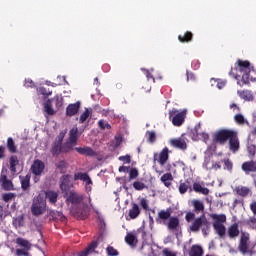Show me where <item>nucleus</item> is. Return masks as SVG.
<instances>
[{"mask_svg": "<svg viewBox=\"0 0 256 256\" xmlns=\"http://www.w3.org/2000/svg\"><path fill=\"white\" fill-rule=\"evenodd\" d=\"M236 65V68L231 70L230 75H233V77L237 79V85L243 87V85H247L249 81H256V78L253 77L255 70L251 68L249 61L238 60Z\"/></svg>", "mask_w": 256, "mask_h": 256, "instance_id": "nucleus-1", "label": "nucleus"}, {"mask_svg": "<svg viewBox=\"0 0 256 256\" xmlns=\"http://www.w3.org/2000/svg\"><path fill=\"white\" fill-rule=\"evenodd\" d=\"M185 219L188 223H191L189 230L192 231V233H197L199 229H202L203 235H209L210 224L205 216H200L199 218L195 219V213L188 212L185 216Z\"/></svg>", "mask_w": 256, "mask_h": 256, "instance_id": "nucleus-2", "label": "nucleus"}, {"mask_svg": "<svg viewBox=\"0 0 256 256\" xmlns=\"http://www.w3.org/2000/svg\"><path fill=\"white\" fill-rule=\"evenodd\" d=\"M31 213L34 217H40L47 212V200L41 194L34 197L31 204Z\"/></svg>", "mask_w": 256, "mask_h": 256, "instance_id": "nucleus-3", "label": "nucleus"}, {"mask_svg": "<svg viewBox=\"0 0 256 256\" xmlns=\"http://www.w3.org/2000/svg\"><path fill=\"white\" fill-rule=\"evenodd\" d=\"M210 217L213 220V227L217 235H219V237H225L227 216H225V214H212Z\"/></svg>", "mask_w": 256, "mask_h": 256, "instance_id": "nucleus-4", "label": "nucleus"}, {"mask_svg": "<svg viewBox=\"0 0 256 256\" xmlns=\"http://www.w3.org/2000/svg\"><path fill=\"white\" fill-rule=\"evenodd\" d=\"M169 117L170 119H172V125H174V127H181V125L185 123V118L187 117V110L172 109L169 112Z\"/></svg>", "mask_w": 256, "mask_h": 256, "instance_id": "nucleus-5", "label": "nucleus"}, {"mask_svg": "<svg viewBox=\"0 0 256 256\" xmlns=\"http://www.w3.org/2000/svg\"><path fill=\"white\" fill-rule=\"evenodd\" d=\"M53 105L56 107V109H61L63 106V97L61 95H56L52 100H48L44 105L45 113L48 115H55Z\"/></svg>", "mask_w": 256, "mask_h": 256, "instance_id": "nucleus-6", "label": "nucleus"}, {"mask_svg": "<svg viewBox=\"0 0 256 256\" xmlns=\"http://www.w3.org/2000/svg\"><path fill=\"white\" fill-rule=\"evenodd\" d=\"M233 135V130L222 129L213 133L212 139L214 143L225 145L227 140Z\"/></svg>", "mask_w": 256, "mask_h": 256, "instance_id": "nucleus-7", "label": "nucleus"}, {"mask_svg": "<svg viewBox=\"0 0 256 256\" xmlns=\"http://www.w3.org/2000/svg\"><path fill=\"white\" fill-rule=\"evenodd\" d=\"M249 233L241 232L238 249L243 255L249 251Z\"/></svg>", "mask_w": 256, "mask_h": 256, "instance_id": "nucleus-8", "label": "nucleus"}, {"mask_svg": "<svg viewBox=\"0 0 256 256\" xmlns=\"http://www.w3.org/2000/svg\"><path fill=\"white\" fill-rule=\"evenodd\" d=\"M73 187V184H71V176L70 175H66L63 176L60 180V189L62 191V193H64V195H67L68 193H70L71 188Z\"/></svg>", "mask_w": 256, "mask_h": 256, "instance_id": "nucleus-9", "label": "nucleus"}, {"mask_svg": "<svg viewBox=\"0 0 256 256\" xmlns=\"http://www.w3.org/2000/svg\"><path fill=\"white\" fill-rule=\"evenodd\" d=\"M43 171H45V163L41 160H34L32 166H31V172L36 177H41L43 175Z\"/></svg>", "mask_w": 256, "mask_h": 256, "instance_id": "nucleus-10", "label": "nucleus"}, {"mask_svg": "<svg viewBox=\"0 0 256 256\" xmlns=\"http://www.w3.org/2000/svg\"><path fill=\"white\" fill-rule=\"evenodd\" d=\"M0 183L6 191H11L13 190V182L11 180L7 179V169L3 168L1 171V176H0Z\"/></svg>", "mask_w": 256, "mask_h": 256, "instance_id": "nucleus-11", "label": "nucleus"}, {"mask_svg": "<svg viewBox=\"0 0 256 256\" xmlns=\"http://www.w3.org/2000/svg\"><path fill=\"white\" fill-rule=\"evenodd\" d=\"M203 167L207 171H217L221 168V162H217L213 158H206Z\"/></svg>", "mask_w": 256, "mask_h": 256, "instance_id": "nucleus-12", "label": "nucleus"}, {"mask_svg": "<svg viewBox=\"0 0 256 256\" xmlns=\"http://www.w3.org/2000/svg\"><path fill=\"white\" fill-rule=\"evenodd\" d=\"M66 199L73 205H79V203L83 201V195L75 192L74 190H71L67 193Z\"/></svg>", "mask_w": 256, "mask_h": 256, "instance_id": "nucleus-13", "label": "nucleus"}, {"mask_svg": "<svg viewBox=\"0 0 256 256\" xmlns=\"http://www.w3.org/2000/svg\"><path fill=\"white\" fill-rule=\"evenodd\" d=\"M228 139H229L230 151H233V153H236V151H239V138L237 137V132L233 131L232 135Z\"/></svg>", "mask_w": 256, "mask_h": 256, "instance_id": "nucleus-14", "label": "nucleus"}, {"mask_svg": "<svg viewBox=\"0 0 256 256\" xmlns=\"http://www.w3.org/2000/svg\"><path fill=\"white\" fill-rule=\"evenodd\" d=\"M169 159V149L164 148L159 154L154 155V161H158L160 165H165Z\"/></svg>", "mask_w": 256, "mask_h": 256, "instance_id": "nucleus-15", "label": "nucleus"}, {"mask_svg": "<svg viewBox=\"0 0 256 256\" xmlns=\"http://www.w3.org/2000/svg\"><path fill=\"white\" fill-rule=\"evenodd\" d=\"M80 108H81V102H76L74 104H69L66 108L67 117H73L74 115H77Z\"/></svg>", "mask_w": 256, "mask_h": 256, "instance_id": "nucleus-16", "label": "nucleus"}, {"mask_svg": "<svg viewBox=\"0 0 256 256\" xmlns=\"http://www.w3.org/2000/svg\"><path fill=\"white\" fill-rule=\"evenodd\" d=\"M75 151L79 153L80 155H86L87 157H95L97 155V152H95L91 147L85 146V147H76Z\"/></svg>", "mask_w": 256, "mask_h": 256, "instance_id": "nucleus-17", "label": "nucleus"}, {"mask_svg": "<svg viewBox=\"0 0 256 256\" xmlns=\"http://www.w3.org/2000/svg\"><path fill=\"white\" fill-rule=\"evenodd\" d=\"M81 134L79 133V128L77 126H74L70 131H69V143L70 145H77V139H79V136Z\"/></svg>", "mask_w": 256, "mask_h": 256, "instance_id": "nucleus-18", "label": "nucleus"}, {"mask_svg": "<svg viewBox=\"0 0 256 256\" xmlns=\"http://www.w3.org/2000/svg\"><path fill=\"white\" fill-rule=\"evenodd\" d=\"M169 143L176 149H187V142L183 138L170 139Z\"/></svg>", "mask_w": 256, "mask_h": 256, "instance_id": "nucleus-19", "label": "nucleus"}, {"mask_svg": "<svg viewBox=\"0 0 256 256\" xmlns=\"http://www.w3.org/2000/svg\"><path fill=\"white\" fill-rule=\"evenodd\" d=\"M167 228L169 231H177L180 227L179 225V218L177 217H170L168 219V222L166 223Z\"/></svg>", "mask_w": 256, "mask_h": 256, "instance_id": "nucleus-20", "label": "nucleus"}, {"mask_svg": "<svg viewBox=\"0 0 256 256\" xmlns=\"http://www.w3.org/2000/svg\"><path fill=\"white\" fill-rule=\"evenodd\" d=\"M97 242H92L84 251L78 254V256H90L94 255V253H97L95 251L97 249Z\"/></svg>", "mask_w": 256, "mask_h": 256, "instance_id": "nucleus-21", "label": "nucleus"}, {"mask_svg": "<svg viewBox=\"0 0 256 256\" xmlns=\"http://www.w3.org/2000/svg\"><path fill=\"white\" fill-rule=\"evenodd\" d=\"M167 219H171V212H169V210H161L158 212V223H164Z\"/></svg>", "mask_w": 256, "mask_h": 256, "instance_id": "nucleus-22", "label": "nucleus"}, {"mask_svg": "<svg viewBox=\"0 0 256 256\" xmlns=\"http://www.w3.org/2000/svg\"><path fill=\"white\" fill-rule=\"evenodd\" d=\"M16 243H17V245H19V247H22L24 249V251L31 250V242L28 240H25L23 238H17Z\"/></svg>", "mask_w": 256, "mask_h": 256, "instance_id": "nucleus-23", "label": "nucleus"}, {"mask_svg": "<svg viewBox=\"0 0 256 256\" xmlns=\"http://www.w3.org/2000/svg\"><path fill=\"white\" fill-rule=\"evenodd\" d=\"M238 95L240 99H243L244 101H253V93L249 90H243V91H238Z\"/></svg>", "mask_w": 256, "mask_h": 256, "instance_id": "nucleus-24", "label": "nucleus"}, {"mask_svg": "<svg viewBox=\"0 0 256 256\" xmlns=\"http://www.w3.org/2000/svg\"><path fill=\"white\" fill-rule=\"evenodd\" d=\"M160 181L163 182L165 187H171L173 183V175L171 173L163 174L162 177L160 178Z\"/></svg>", "mask_w": 256, "mask_h": 256, "instance_id": "nucleus-25", "label": "nucleus"}, {"mask_svg": "<svg viewBox=\"0 0 256 256\" xmlns=\"http://www.w3.org/2000/svg\"><path fill=\"white\" fill-rule=\"evenodd\" d=\"M193 190H194L196 193H201L202 195H209V189L203 187V186H202L201 184H199V183H194V184H193Z\"/></svg>", "mask_w": 256, "mask_h": 256, "instance_id": "nucleus-26", "label": "nucleus"}, {"mask_svg": "<svg viewBox=\"0 0 256 256\" xmlns=\"http://www.w3.org/2000/svg\"><path fill=\"white\" fill-rule=\"evenodd\" d=\"M46 199H48L49 203H57V198L59 194L55 191H47L45 192Z\"/></svg>", "mask_w": 256, "mask_h": 256, "instance_id": "nucleus-27", "label": "nucleus"}, {"mask_svg": "<svg viewBox=\"0 0 256 256\" xmlns=\"http://www.w3.org/2000/svg\"><path fill=\"white\" fill-rule=\"evenodd\" d=\"M242 169L246 171V173L256 171V162H246L242 165Z\"/></svg>", "mask_w": 256, "mask_h": 256, "instance_id": "nucleus-28", "label": "nucleus"}, {"mask_svg": "<svg viewBox=\"0 0 256 256\" xmlns=\"http://www.w3.org/2000/svg\"><path fill=\"white\" fill-rule=\"evenodd\" d=\"M192 205L197 212H201L205 210V205L203 204V201L194 199L192 200Z\"/></svg>", "mask_w": 256, "mask_h": 256, "instance_id": "nucleus-29", "label": "nucleus"}, {"mask_svg": "<svg viewBox=\"0 0 256 256\" xmlns=\"http://www.w3.org/2000/svg\"><path fill=\"white\" fill-rule=\"evenodd\" d=\"M190 256H203V248L199 245L192 246Z\"/></svg>", "mask_w": 256, "mask_h": 256, "instance_id": "nucleus-30", "label": "nucleus"}, {"mask_svg": "<svg viewBox=\"0 0 256 256\" xmlns=\"http://www.w3.org/2000/svg\"><path fill=\"white\" fill-rule=\"evenodd\" d=\"M125 241L128 243V245L135 246L137 245V236H135L133 233H129L125 237Z\"/></svg>", "mask_w": 256, "mask_h": 256, "instance_id": "nucleus-31", "label": "nucleus"}, {"mask_svg": "<svg viewBox=\"0 0 256 256\" xmlns=\"http://www.w3.org/2000/svg\"><path fill=\"white\" fill-rule=\"evenodd\" d=\"M228 235L231 237V239L239 235V229L237 228V225L234 224L228 229Z\"/></svg>", "mask_w": 256, "mask_h": 256, "instance_id": "nucleus-32", "label": "nucleus"}, {"mask_svg": "<svg viewBox=\"0 0 256 256\" xmlns=\"http://www.w3.org/2000/svg\"><path fill=\"white\" fill-rule=\"evenodd\" d=\"M139 215V206H137V204H134L132 209H130L129 211V217L131 219H136Z\"/></svg>", "mask_w": 256, "mask_h": 256, "instance_id": "nucleus-33", "label": "nucleus"}, {"mask_svg": "<svg viewBox=\"0 0 256 256\" xmlns=\"http://www.w3.org/2000/svg\"><path fill=\"white\" fill-rule=\"evenodd\" d=\"M17 165H19V160L17 159L16 156H12L10 158V169L13 173H15L17 171Z\"/></svg>", "mask_w": 256, "mask_h": 256, "instance_id": "nucleus-34", "label": "nucleus"}, {"mask_svg": "<svg viewBox=\"0 0 256 256\" xmlns=\"http://www.w3.org/2000/svg\"><path fill=\"white\" fill-rule=\"evenodd\" d=\"M50 215L51 217H53V219H56L58 221H65V216L59 211H50Z\"/></svg>", "mask_w": 256, "mask_h": 256, "instance_id": "nucleus-35", "label": "nucleus"}, {"mask_svg": "<svg viewBox=\"0 0 256 256\" xmlns=\"http://www.w3.org/2000/svg\"><path fill=\"white\" fill-rule=\"evenodd\" d=\"M234 121H236L238 125H244V123L249 124V122L245 119V116H243V114H236L234 116Z\"/></svg>", "mask_w": 256, "mask_h": 256, "instance_id": "nucleus-36", "label": "nucleus"}, {"mask_svg": "<svg viewBox=\"0 0 256 256\" xmlns=\"http://www.w3.org/2000/svg\"><path fill=\"white\" fill-rule=\"evenodd\" d=\"M192 37H193V34H191V32H186L183 36H178V39L181 43H187L191 41Z\"/></svg>", "mask_w": 256, "mask_h": 256, "instance_id": "nucleus-37", "label": "nucleus"}, {"mask_svg": "<svg viewBox=\"0 0 256 256\" xmlns=\"http://www.w3.org/2000/svg\"><path fill=\"white\" fill-rule=\"evenodd\" d=\"M88 117H91V110L86 108L85 111L80 115L79 123H83Z\"/></svg>", "mask_w": 256, "mask_h": 256, "instance_id": "nucleus-38", "label": "nucleus"}, {"mask_svg": "<svg viewBox=\"0 0 256 256\" xmlns=\"http://www.w3.org/2000/svg\"><path fill=\"white\" fill-rule=\"evenodd\" d=\"M211 85L212 87H214V85L217 86L218 89H223V87H225L226 82L223 80H216V79H211Z\"/></svg>", "mask_w": 256, "mask_h": 256, "instance_id": "nucleus-39", "label": "nucleus"}, {"mask_svg": "<svg viewBox=\"0 0 256 256\" xmlns=\"http://www.w3.org/2000/svg\"><path fill=\"white\" fill-rule=\"evenodd\" d=\"M133 187L136 189V191H143V189H147V185L141 181H135L133 183Z\"/></svg>", "mask_w": 256, "mask_h": 256, "instance_id": "nucleus-40", "label": "nucleus"}, {"mask_svg": "<svg viewBox=\"0 0 256 256\" xmlns=\"http://www.w3.org/2000/svg\"><path fill=\"white\" fill-rule=\"evenodd\" d=\"M236 193L238 195H241V197H245V196L249 195V188H247V187H238V188H236Z\"/></svg>", "mask_w": 256, "mask_h": 256, "instance_id": "nucleus-41", "label": "nucleus"}, {"mask_svg": "<svg viewBox=\"0 0 256 256\" xmlns=\"http://www.w3.org/2000/svg\"><path fill=\"white\" fill-rule=\"evenodd\" d=\"M146 137H147L148 143H155V141L157 139V136H156L155 132H153V131L146 132Z\"/></svg>", "mask_w": 256, "mask_h": 256, "instance_id": "nucleus-42", "label": "nucleus"}, {"mask_svg": "<svg viewBox=\"0 0 256 256\" xmlns=\"http://www.w3.org/2000/svg\"><path fill=\"white\" fill-rule=\"evenodd\" d=\"M128 173L130 180L137 179V177H139V171L136 170V168H130V170H128Z\"/></svg>", "mask_w": 256, "mask_h": 256, "instance_id": "nucleus-43", "label": "nucleus"}, {"mask_svg": "<svg viewBox=\"0 0 256 256\" xmlns=\"http://www.w3.org/2000/svg\"><path fill=\"white\" fill-rule=\"evenodd\" d=\"M7 147L9 151H11V153H15V151H17V148L15 147V142H13V138H8Z\"/></svg>", "mask_w": 256, "mask_h": 256, "instance_id": "nucleus-44", "label": "nucleus"}, {"mask_svg": "<svg viewBox=\"0 0 256 256\" xmlns=\"http://www.w3.org/2000/svg\"><path fill=\"white\" fill-rule=\"evenodd\" d=\"M23 216H18L17 218L13 219V225L17 227H23Z\"/></svg>", "mask_w": 256, "mask_h": 256, "instance_id": "nucleus-45", "label": "nucleus"}, {"mask_svg": "<svg viewBox=\"0 0 256 256\" xmlns=\"http://www.w3.org/2000/svg\"><path fill=\"white\" fill-rule=\"evenodd\" d=\"M29 176L20 177L22 189H29Z\"/></svg>", "mask_w": 256, "mask_h": 256, "instance_id": "nucleus-46", "label": "nucleus"}, {"mask_svg": "<svg viewBox=\"0 0 256 256\" xmlns=\"http://www.w3.org/2000/svg\"><path fill=\"white\" fill-rule=\"evenodd\" d=\"M74 179L75 180L79 179L80 181H83L85 183L86 180L89 179V175L85 173H78V174H75Z\"/></svg>", "mask_w": 256, "mask_h": 256, "instance_id": "nucleus-47", "label": "nucleus"}, {"mask_svg": "<svg viewBox=\"0 0 256 256\" xmlns=\"http://www.w3.org/2000/svg\"><path fill=\"white\" fill-rule=\"evenodd\" d=\"M61 151H63L61 149V143H58V144H54L53 147H52V153L53 155H59V153H61Z\"/></svg>", "mask_w": 256, "mask_h": 256, "instance_id": "nucleus-48", "label": "nucleus"}, {"mask_svg": "<svg viewBox=\"0 0 256 256\" xmlns=\"http://www.w3.org/2000/svg\"><path fill=\"white\" fill-rule=\"evenodd\" d=\"M186 191H189V184L181 183L179 186V192L181 193V195H185Z\"/></svg>", "mask_w": 256, "mask_h": 256, "instance_id": "nucleus-49", "label": "nucleus"}, {"mask_svg": "<svg viewBox=\"0 0 256 256\" xmlns=\"http://www.w3.org/2000/svg\"><path fill=\"white\" fill-rule=\"evenodd\" d=\"M85 189L89 193L91 192V189L93 188V181H91V178H88L86 182H84Z\"/></svg>", "mask_w": 256, "mask_h": 256, "instance_id": "nucleus-50", "label": "nucleus"}, {"mask_svg": "<svg viewBox=\"0 0 256 256\" xmlns=\"http://www.w3.org/2000/svg\"><path fill=\"white\" fill-rule=\"evenodd\" d=\"M98 125H99L100 129H111V125L109 123H107L105 120H100L98 122Z\"/></svg>", "mask_w": 256, "mask_h": 256, "instance_id": "nucleus-51", "label": "nucleus"}, {"mask_svg": "<svg viewBox=\"0 0 256 256\" xmlns=\"http://www.w3.org/2000/svg\"><path fill=\"white\" fill-rule=\"evenodd\" d=\"M106 251H107V254H108L109 256H117V255H119V252H117V251L115 250V248H113L112 246H109V247L106 249Z\"/></svg>", "mask_w": 256, "mask_h": 256, "instance_id": "nucleus-52", "label": "nucleus"}, {"mask_svg": "<svg viewBox=\"0 0 256 256\" xmlns=\"http://www.w3.org/2000/svg\"><path fill=\"white\" fill-rule=\"evenodd\" d=\"M118 159H119V161H122L125 164L131 163V156L130 155L120 156Z\"/></svg>", "mask_w": 256, "mask_h": 256, "instance_id": "nucleus-53", "label": "nucleus"}, {"mask_svg": "<svg viewBox=\"0 0 256 256\" xmlns=\"http://www.w3.org/2000/svg\"><path fill=\"white\" fill-rule=\"evenodd\" d=\"M13 197H15V194L13 193H6L2 195V199L3 201H11V199H13Z\"/></svg>", "mask_w": 256, "mask_h": 256, "instance_id": "nucleus-54", "label": "nucleus"}, {"mask_svg": "<svg viewBox=\"0 0 256 256\" xmlns=\"http://www.w3.org/2000/svg\"><path fill=\"white\" fill-rule=\"evenodd\" d=\"M27 251H29V250H25V248H23V249H16V255L17 256H21V255L29 256V253H27Z\"/></svg>", "mask_w": 256, "mask_h": 256, "instance_id": "nucleus-55", "label": "nucleus"}, {"mask_svg": "<svg viewBox=\"0 0 256 256\" xmlns=\"http://www.w3.org/2000/svg\"><path fill=\"white\" fill-rule=\"evenodd\" d=\"M140 205H141V207H143V209H145V210L149 209V203L147 202V199H145V198H142V199L140 200Z\"/></svg>", "mask_w": 256, "mask_h": 256, "instance_id": "nucleus-56", "label": "nucleus"}, {"mask_svg": "<svg viewBox=\"0 0 256 256\" xmlns=\"http://www.w3.org/2000/svg\"><path fill=\"white\" fill-rule=\"evenodd\" d=\"M39 95H51V92H47V90L43 87L37 89Z\"/></svg>", "mask_w": 256, "mask_h": 256, "instance_id": "nucleus-57", "label": "nucleus"}, {"mask_svg": "<svg viewBox=\"0 0 256 256\" xmlns=\"http://www.w3.org/2000/svg\"><path fill=\"white\" fill-rule=\"evenodd\" d=\"M24 85L26 87H35V83L33 82V80H31L29 78L25 79Z\"/></svg>", "mask_w": 256, "mask_h": 256, "instance_id": "nucleus-58", "label": "nucleus"}, {"mask_svg": "<svg viewBox=\"0 0 256 256\" xmlns=\"http://www.w3.org/2000/svg\"><path fill=\"white\" fill-rule=\"evenodd\" d=\"M224 164H225V169H228V171H231L233 169V163H231V161L225 160Z\"/></svg>", "mask_w": 256, "mask_h": 256, "instance_id": "nucleus-59", "label": "nucleus"}, {"mask_svg": "<svg viewBox=\"0 0 256 256\" xmlns=\"http://www.w3.org/2000/svg\"><path fill=\"white\" fill-rule=\"evenodd\" d=\"M121 143H123V137L116 136L115 137V147H119V145H121Z\"/></svg>", "mask_w": 256, "mask_h": 256, "instance_id": "nucleus-60", "label": "nucleus"}, {"mask_svg": "<svg viewBox=\"0 0 256 256\" xmlns=\"http://www.w3.org/2000/svg\"><path fill=\"white\" fill-rule=\"evenodd\" d=\"M255 152H256L255 145H249L248 146V153H250V155H255Z\"/></svg>", "mask_w": 256, "mask_h": 256, "instance_id": "nucleus-61", "label": "nucleus"}, {"mask_svg": "<svg viewBox=\"0 0 256 256\" xmlns=\"http://www.w3.org/2000/svg\"><path fill=\"white\" fill-rule=\"evenodd\" d=\"M130 168L126 166H120L119 167V172L120 173H129Z\"/></svg>", "mask_w": 256, "mask_h": 256, "instance_id": "nucleus-62", "label": "nucleus"}, {"mask_svg": "<svg viewBox=\"0 0 256 256\" xmlns=\"http://www.w3.org/2000/svg\"><path fill=\"white\" fill-rule=\"evenodd\" d=\"M164 256H177L174 252H171L169 250L163 251Z\"/></svg>", "mask_w": 256, "mask_h": 256, "instance_id": "nucleus-63", "label": "nucleus"}, {"mask_svg": "<svg viewBox=\"0 0 256 256\" xmlns=\"http://www.w3.org/2000/svg\"><path fill=\"white\" fill-rule=\"evenodd\" d=\"M250 209H251V211L254 213V215H256V202H253V203L250 205Z\"/></svg>", "mask_w": 256, "mask_h": 256, "instance_id": "nucleus-64", "label": "nucleus"}]
</instances>
